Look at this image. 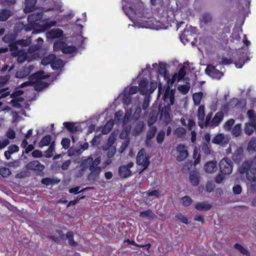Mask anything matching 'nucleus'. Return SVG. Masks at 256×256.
<instances>
[{"label":"nucleus","mask_w":256,"mask_h":256,"mask_svg":"<svg viewBox=\"0 0 256 256\" xmlns=\"http://www.w3.org/2000/svg\"><path fill=\"white\" fill-rule=\"evenodd\" d=\"M212 112H210L206 116L205 120V126L216 127L221 122L224 117V113L222 112H216L212 119Z\"/></svg>","instance_id":"f03ea898"},{"label":"nucleus","mask_w":256,"mask_h":256,"mask_svg":"<svg viewBox=\"0 0 256 256\" xmlns=\"http://www.w3.org/2000/svg\"><path fill=\"white\" fill-rule=\"evenodd\" d=\"M55 59L56 56L54 54H49L42 59L41 63L42 64L46 66L49 64H51Z\"/></svg>","instance_id":"72a5a7b5"},{"label":"nucleus","mask_w":256,"mask_h":256,"mask_svg":"<svg viewBox=\"0 0 256 256\" xmlns=\"http://www.w3.org/2000/svg\"><path fill=\"white\" fill-rule=\"evenodd\" d=\"M64 63L60 59H55L51 64V66L53 70H58L64 66Z\"/></svg>","instance_id":"f704fd0d"},{"label":"nucleus","mask_w":256,"mask_h":256,"mask_svg":"<svg viewBox=\"0 0 256 256\" xmlns=\"http://www.w3.org/2000/svg\"><path fill=\"white\" fill-rule=\"evenodd\" d=\"M205 72L212 78L220 79L223 75L222 72L211 64L207 66Z\"/></svg>","instance_id":"9d476101"},{"label":"nucleus","mask_w":256,"mask_h":256,"mask_svg":"<svg viewBox=\"0 0 256 256\" xmlns=\"http://www.w3.org/2000/svg\"><path fill=\"white\" fill-rule=\"evenodd\" d=\"M148 80L147 78L142 79L139 83V91L142 94H146L148 93Z\"/></svg>","instance_id":"412c9836"},{"label":"nucleus","mask_w":256,"mask_h":256,"mask_svg":"<svg viewBox=\"0 0 256 256\" xmlns=\"http://www.w3.org/2000/svg\"><path fill=\"white\" fill-rule=\"evenodd\" d=\"M24 93L23 90H16L10 96L13 98L17 99L19 96Z\"/></svg>","instance_id":"774afa93"},{"label":"nucleus","mask_w":256,"mask_h":256,"mask_svg":"<svg viewBox=\"0 0 256 256\" xmlns=\"http://www.w3.org/2000/svg\"><path fill=\"white\" fill-rule=\"evenodd\" d=\"M66 45V43L62 42H58L54 44V51L61 50L62 51V48Z\"/></svg>","instance_id":"5fc2aeb1"},{"label":"nucleus","mask_w":256,"mask_h":256,"mask_svg":"<svg viewBox=\"0 0 256 256\" xmlns=\"http://www.w3.org/2000/svg\"><path fill=\"white\" fill-rule=\"evenodd\" d=\"M55 144L54 142H52L50 146H49L48 150L46 151V157L50 158L52 157L54 154V152L55 149Z\"/></svg>","instance_id":"49530a36"},{"label":"nucleus","mask_w":256,"mask_h":256,"mask_svg":"<svg viewBox=\"0 0 256 256\" xmlns=\"http://www.w3.org/2000/svg\"><path fill=\"white\" fill-rule=\"evenodd\" d=\"M247 115L250 119V123L254 125L256 124V113L253 110H249L247 112Z\"/></svg>","instance_id":"a19ab883"},{"label":"nucleus","mask_w":256,"mask_h":256,"mask_svg":"<svg viewBox=\"0 0 256 256\" xmlns=\"http://www.w3.org/2000/svg\"><path fill=\"white\" fill-rule=\"evenodd\" d=\"M234 247L243 254H246L248 253V251L244 246L238 244H236Z\"/></svg>","instance_id":"e2e57ef3"},{"label":"nucleus","mask_w":256,"mask_h":256,"mask_svg":"<svg viewBox=\"0 0 256 256\" xmlns=\"http://www.w3.org/2000/svg\"><path fill=\"white\" fill-rule=\"evenodd\" d=\"M234 123V120L230 118L224 124V128L226 130L229 131L232 128V126Z\"/></svg>","instance_id":"680f3d73"},{"label":"nucleus","mask_w":256,"mask_h":256,"mask_svg":"<svg viewBox=\"0 0 256 256\" xmlns=\"http://www.w3.org/2000/svg\"><path fill=\"white\" fill-rule=\"evenodd\" d=\"M134 166V162H130L127 165L122 166L119 168L120 176L123 178H126L130 176L132 172L130 170Z\"/></svg>","instance_id":"f8f14e48"},{"label":"nucleus","mask_w":256,"mask_h":256,"mask_svg":"<svg viewBox=\"0 0 256 256\" xmlns=\"http://www.w3.org/2000/svg\"><path fill=\"white\" fill-rule=\"evenodd\" d=\"M92 158L91 156L84 157L82 158L80 165V170L77 174V176L80 177L82 176L85 172V170L88 168L91 170L93 166L92 163Z\"/></svg>","instance_id":"423d86ee"},{"label":"nucleus","mask_w":256,"mask_h":256,"mask_svg":"<svg viewBox=\"0 0 256 256\" xmlns=\"http://www.w3.org/2000/svg\"><path fill=\"white\" fill-rule=\"evenodd\" d=\"M181 202L184 206H190L192 202V199L188 196H184L181 200Z\"/></svg>","instance_id":"603ef678"},{"label":"nucleus","mask_w":256,"mask_h":256,"mask_svg":"<svg viewBox=\"0 0 256 256\" xmlns=\"http://www.w3.org/2000/svg\"><path fill=\"white\" fill-rule=\"evenodd\" d=\"M204 106L201 105L199 106L198 111V124L201 128H203L205 126V121H204Z\"/></svg>","instance_id":"2eb2a0df"},{"label":"nucleus","mask_w":256,"mask_h":256,"mask_svg":"<svg viewBox=\"0 0 256 256\" xmlns=\"http://www.w3.org/2000/svg\"><path fill=\"white\" fill-rule=\"evenodd\" d=\"M63 34L62 30L59 28L52 29L46 33V37L48 38H57L61 37Z\"/></svg>","instance_id":"aec40b11"},{"label":"nucleus","mask_w":256,"mask_h":256,"mask_svg":"<svg viewBox=\"0 0 256 256\" xmlns=\"http://www.w3.org/2000/svg\"><path fill=\"white\" fill-rule=\"evenodd\" d=\"M47 76L44 74L42 71H40L29 76L28 80L23 82L20 86V88H22L32 86V84L39 82L42 79H45Z\"/></svg>","instance_id":"7ed1b4c3"},{"label":"nucleus","mask_w":256,"mask_h":256,"mask_svg":"<svg viewBox=\"0 0 256 256\" xmlns=\"http://www.w3.org/2000/svg\"><path fill=\"white\" fill-rule=\"evenodd\" d=\"M190 180L193 186H197L199 184V179L196 174H190Z\"/></svg>","instance_id":"8fccbe9b"},{"label":"nucleus","mask_w":256,"mask_h":256,"mask_svg":"<svg viewBox=\"0 0 256 256\" xmlns=\"http://www.w3.org/2000/svg\"><path fill=\"white\" fill-rule=\"evenodd\" d=\"M66 238L68 240V244L70 246H76L78 245L77 242H75L74 240V234L72 232H68L66 234Z\"/></svg>","instance_id":"58836bf2"},{"label":"nucleus","mask_w":256,"mask_h":256,"mask_svg":"<svg viewBox=\"0 0 256 256\" xmlns=\"http://www.w3.org/2000/svg\"><path fill=\"white\" fill-rule=\"evenodd\" d=\"M174 134L178 138L184 140L186 136V130L182 127H178L174 131Z\"/></svg>","instance_id":"bb28decb"},{"label":"nucleus","mask_w":256,"mask_h":256,"mask_svg":"<svg viewBox=\"0 0 256 256\" xmlns=\"http://www.w3.org/2000/svg\"><path fill=\"white\" fill-rule=\"evenodd\" d=\"M138 90H139V88L136 86H132L130 88H129L127 92L126 90V93L128 94H130V96H131L132 94H136Z\"/></svg>","instance_id":"69168bd1"},{"label":"nucleus","mask_w":256,"mask_h":256,"mask_svg":"<svg viewBox=\"0 0 256 256\" xmlns=\"http://www.w3.org/2000/svg\"><path fill=\"white\" fill-rule=\"evenodd\" d=\"M201 20L202 22H204L205 24H206L212 20V17L210 14H205L203 15Z\"/></svg>","instance_id":"338daca9"},{"label":"nucleus","mask_w":256,"mask_h":256,"mask_svg":"<svg viewBox=\"0 0 256 256\" xmlns=\"http://www.w3.org/2000/svg\"><path fill=\"white\" fill-rule=\"evenodd\" d=\"M63 125L66 128V129L72 132H75L79 131L80 130V126L72 122H64Z\"/></svg>","instance_id":"4be33fe9"},{"label":"nucleus","mask_w":256,"mask_h":256,"mask_svg":"<svg viewBox=\"0 0 256 256\" xmlns=\"http://www.w3.org/2000/svg\"><path fill=\"white\" fill-rule=\"evenodd\" d=\"M12 14V12L6 9L2 10L0 12V22H4L7 20Z\"/></svg>","instance_id":"2f4dec72"},{"label":"nucleus","mask_w":256,"mask_h":256,"mask_svg":"<svg viewBox=\"0 0 256 256\" xmlns=\"http://www.w3.org/2000/svg\"><path fill=\"white\" fill-rule=\"evenodd\" d=\"M16 0H0V4L6 6H10L16 4Z\"/></svg>","instance_id":"864d4df0"},{"label":"nucleus","mask_w":256,"mask_h":256,"mask_svg":"<svg viewBox=\"0 0 256 256\" xmlns=\"http://www.w3.org/2000/svg\"><path fill=\"white\" fill-rule=\"evenodd\" d=\"M212 142L216 144H223L226 142L224 135L222 134H217L212 140Z\"/></svg>","instance_id":"473e14b6"},{"label":"nucleus","mask_w":256,"mask_h":256,"mask_svg":"<svg viewBox=\"0 0 256 256\" xmlns=\"http://www.w3.org/2000/svg\"><path fill=\"white\" fill-rule=\"evenodd\" d=\"M24 100V98L22 97H19L17 99L13 98L10 102V103L12 106L16 108H21V104L19 103V102H22Z\"/></svg>","instance_id":"09e8293b"},{"label":"nucleus","mask_w":256,"mask_h":256,"mask_svg":"<svg viewBox=\"0 0 256 256\" xmlns=\"http://www.w3.org/2000/svg\"><path fill=\"white\" fill-rule=\"evenodd\" d=\"M90 170V172L88 174L87 179L88 181L94 183L98 180L99 178L102 168H101L92 167V169Z\"/></svg>","instance_id":"ddd939ff"},{"label":"nucleus","mask_w":256,"mask_h":256,"mask_svg":"<svg viewBox=\"0 0 256 256\" xmlns=\"http://www.w3.org/2000/svg\"><path fill=\"white\" fill-rule=\"evenodd\" d=\"M19 148L16 144H12L8 148V150L4 152V156L6 160H10L11 154L18 152Z\"/></svg>","instance_id":"5701e85b"},{"label":"nucleus","mask_w":256,"mask_h":256,"mask_svg":"<svg viewBox=\"0 0 256 256\" xmlns=\"http://www.w3.org/2000/svg\"><path fill=\"white\" fill-rule=\"evenodd\" d=\"M204 168L208 173L214 172L216 170V162L213 161L208 162L204 165Z\"/></svg>","instance_id":"cd10ccee"},{"label":"nucleus","mask_w":256,"mask_h":256,"mask_svg":"<svg viewBox=\"0 0 256 256\" xmlns=\"http://www.w3.org/2000/svg\"><path fill=\"white\" fill-rule=\"evenodd\" d=\"M254 164H256L254 160H246L239 168L238 170L240 174L246 173L248 180L256 182V168L254 167Z\"/></svg>","instance_id":"f257e3e1"},{"label":"nucleus","mask_w":256,"mask_h":256,"mask_svg":"<svg viewBox=\"0 0 256 256\" xmlns=\"http://www.w3.org/2000/svg\"><path fill=\"white\" fill-rule=\"evenodd\" d=\"M171 108L170 106H164L161 111L160 117L166 122H168L170 120V112Z\"/></svg>","instance_id":"f3484780"},{"label":"nucleus","mask_w":256,"mask_h":256,"mask_svg":"<svg viewBox=\"0 0 256 256\" xmlns=\"http://www.w3.org/2000/svg\"><path fill=\"white\" fill-rule=\"evenodd\" d=\"M124 95L122 102L125 106L126 105V106H128L131 102V96H130V94H128L126 93V90H124Z\"/></svg>","instance_id":"4d7b16f0"},{"label":"nucleus","mask_w":256,"mask_h":256,"mask_svg":"<svg viewBox=\"0 0 256 256\" xmlns=\"http://www.w3.org/2000/svg\"><path fill=\"white\" fill-rule=\"evenodd\" d=\"M241 131V124H237L232 128V133L234 136H238L240 135Z\"/></svg>","instance_id":"de8ad7c7"},{"label":"nucleus","mask_w":256,"mask_h":256,"mask_svg":"<svg viewBox=\"0 0 256 256\" xmlns=\"http://www.w3.org/2000/svg\"><path fill=\"white\" fill-rule=\"evenodd\" d=\"M242 153V148H237L232 156V159L236 162H239L240 160L241 159Z\"/></svg>","instance_id":"4c0bfd02"},{"label":"nucleus","mask_w":256,"mask_h":256,"mask_svg":"<svg viewBox=\"0 0 256 256\" xmlns=\"http://www.w3.org/2000/svg\"><path fill=\"white\" fill-rule=\"evenodd\" d=\"M176 160L178 162H182L186 160L188 155V150L187 146L184 144H180L176 147Z\"/></svg>","instance_id":"1a4fd4ad"},{"label":"nucleus","mask_w":256,"mask_h":256,"mask_svg":"<svg viewBox=\"0 0 256 256\" xmlns=\"http://www.w3.org/2000/svg\"><path fill=\"white\" fill-rule=\"evenodd\" d=\"M186 74V68L182 66L179 70L178 74H174L172 78V83L174 82L176 80L178 82L182 80Z\"/></svg>","instance_id":"b1692460"},{"label":"nucleus","mask_w":256,"mask_h":256,"mask_svg":"<svg viewBox=\"0 0 256 256\" xmlns=\"http://www.w3.org/2000/svg\"><path fill=\"white\" fill-rule=\"evenodd\" d=\"M114 126L112 121H108L104 126L102 130V134H108L112 129Z\"/></svg>","instance_id":"e433bc0d"},{"label":"nucleus","mask_w":256,"mask_h":256,"mask_svg":"<svg viewBox=\"0 0 256 256\" xmlns=\"http://www.w3.org/2000/svg\"><path fill=\"white\" fill-rule=\"evenodd\" d=\"M52 136L50 135H46L44 136L38 143V146L42 148L44 146H48L51 144Z\"/></svg>","instance_id":"c756f323"},{"label":"nucleus","mask_w":256,"mask_h":256,"mask_svg":"<svg viewBox=\"0 0 256 256\" xmlns=\"http://www.w3.org/2000/svg\"><path fill=\"white\" fill-rule=\"evenodd\" d=\"M149 159L150 157L146 155L144 150L142 149L138 152L136 156V162L138 164L142 166L144 168L143 170H145L148 166Z\"/></svg>","instance_id":"39448f33"},{"label":"nucleus","mask_w":256,"mask_h":256,"mask_svg":"<svg viewBox=\"0 0 256 256\" xmlns=\"http://www.w3.org/2000/svg\"><path fill=\"white\" fill-rule=\"evenodd\" d=\"M202 96V92H196L193 94L192 98L195 105L198 106L200 104Z\"/></svg>","instance_id":"c9c22d12"},{"label":"nucleus","mask_w":256,"mask_h":256,"mask_svg":"<svg viewBox=\"0 0 256 256\" xmlns=\"http://www.w3.org/2000/svg\"><path fill=\"white\" fill-rule=\"evenodd\" d=\"M45 168V166L38 160H34L28 162L25 166L26 170L28 172H34L40 174Z\"/></svg>","instance_id":"20e7f679"},{"label":"nucleus","mask_w":256,"mask_h":256,"mask_svg":"<svg viewBox=\"0 0 256 256\" xmlns=\"http://www.w3.org/2000/svg\"><path fill=\"white\" fill-rule=\"evenodd\" d=\"M194 207L197 210L206 211L210 209L212 205L208 202H203L196 203Z\"/></svg>","instance_id":"393cba45"},{"label":"nucleus","mask_w":256,"mask_h":256,"mask_svg":"<svg viewBox=\"0 0 256 256\" xmlns=\"http://www.w3.org/2000/svg\"><path fill=\"white\" fill-rule=\"evenodd\" d=\"M254 127L255 128V124L253 125L250 123H246L244 129V132L248 136L251 135L254 132Z\"/></svg>","instance_id":"37998d69"},{"label":"nucleus","mask_w":256,"mask_h":256,"mask_svg":"<svg viewBox=\"0 0 256 256\" xmlns=\"http://www.w3.org/2000/svg\"><path fill=\"white\" fill-rule=\"evenodd\" d=\"M37 0H25V8L24 11L25 13H28L33 12L36 9V4Z\"/></svg>","instance_id":"a211bd4d"},{"label":"nucleus","mask_w":256,"mask_h":256,"mask_svg":"<svg viewBox=\"0 0 256 256\" xmlns=\"http://www.w3.org/2000/svg\"><path fill=\"white\" fill-rule=\"evenodd\" d=\"M12 172L9 168L2 167L0 168V174L4 178H6L11 174Z\"/></svg>","instance_id":"3c124183"},{"label":"nucleus","mask_w":256,"mask_h":256,"mask_svg":"<svg viewBox=\"0 0 256 256\" xmlns=\"http://www.w3.org/2000/svg\"><path fill=\"white\" fill-rule=\"evenodd\" d=\"M88 143H85L82 146V148L78 150H73L72 148H70L68 150L69 155L72 156L74 154H82L83 151L85 150H86L88 148Z\"/></svg>","instance_id":"c85d7f7f"},{"label":"nucleus","mask_w":256,"mask_h":256,"mask_svg":"<svg viewBox=\"0 0 256 256\" xmlns=\"http://www.w3.org/2000/svg\"><path fill=\"white\" fill-rule=\"evenodd\" d=\"M256 148V138H253L248 143V150L249 152L254 151Z\"/></svg>","instance_id":"6e6d98bb"},{"label":"nucleus","mask_w":256,"mask_h":256,"mask_svg":"<svg viewBox=\"0 0 256 256\" xmlns=\"http://www.w3.org/2000/svg\"><path fill=\"white\" fill-rule=\"evenodd\" d=\"M150 98L149 96H146L142 104V108L143 110H147L150 106Z\"/></svg>","instance_id":"052dcab7"},{"label":"nucleus","mask_w":256,"mask_h":256,"mask_svg":"<svg viewBox=\"0 0 256 256\" xmlns=\"http://www.w3.org/2000/svg\"><path fill=\"white\" fill-rule=\"evenodd\" d=\"M34 66L30 65L24 66L18 70L16 73L15 77L18 78H24L28 76L32 71Z\"/></svg>","instance_id":"9b49d317"},{"label":"nucleus","mask_w":256,"mask_h":256,"mask_svg":"<svg viewBox=\"0 0 256 256\" xmlns=\"http://www.w3.org/2000/svg\"><path fill=\"white\" fill-rule=\"evenodd\" d=\"M10 50L12 51V56L18 57L17 61L18 63L24 62L27 57V53L24 50H18V48L15 45H10Z\"/></svg>","instance_id":"6e6552de"},{"label":"nucleus","mask_w":256,"mask_h":256,"mask_svg":"<svg viewBox=\"0 0 256 256\" xmlns=\"http://www.w3.org/2000/svg\"><path fill=\"white\" fill-rule=\"evenodd\" d=\"M70 140L68 138H64L61 142L62 148L65 150L68 148L70 145Z\"/></svg>","instance_id":"0e129e2a"},{"label":"nucleus","mask_w":256,"mask_h":256,"mask_svg":"<svg viewBox=\"0 0 256 256\" xmlns=\"http://www.w3.org/2000/svg\"><path fill=\"white\" fill-rule=\"evenodd\" d=\"M165 136V132L164 130H160L158 134L156 136V140L158 143L162 144L164 140Z\"/></svg>","instance_id":"bf43d9fd"},{"label":"nucleus","mask_w":256,"mask_h":256,"mask_svg":"<svg viewBox=\"0 0 256 256\" xmlns=\"http://www.w3.org/2000/svg\"><path fill=\"white\" fill-rule=\"evenodd\" d=\"M168 98H170V104L168 106H172L174 104V96H172V94H170V90L169 89L167 88L164 95V100H166Z\"/></svg>","instance_id":"ea45409f"},{"label":"nucleus","mask_w":256,"mask_h":256,"mask_svg":"<svg viewBox=\"0 0 256 256\" xmlns=\"http://www.w3.org/2000/svg\"><path fill=\"white\" fill-rule=\"evenodd\" d=\"M60 180L55 181V180L50 178H46L42 179L41 182L42 184H45L46 186H50L54 184H58Z\"/></svg>","instance_id":"c03bdc74"},{"label":"nucleus","mask_w":256,"mask_h":256,"mask_svg":"<svg viewBox=\"0 0 256 256\" xmlns=\"http://www.w3.org/2000/svg\"><path fill=\"white\" fill-rule=\"evenodd\" d=\"M76 48L74 46H67L66 44L62 48V53L64 54H71L75 52Z\"/></svg>","instance_id":"13d9d810"},{"label":"nucleus","mask_w":256,"mask_h":256,"mask_svg":"<svg viewBox=\"0 0 256 256\" xmlns=\"http://www.w3.org/2000/svg\"><path fill=\"white\" fill-rule=\"evenodd\" d=\"M232 161L224 158L220 162V168L221 172L224 174H230L232 170Z\"/></svg>","instance_id":"0eeeda50"},{"label":"nucleus","mask_w":256,"mask_h":256,"mask_svg":"<svg viewBox=\"0 0 256 256\" xmlns=\"http://www.w3.org/2000/svg\"><path fill=\"white\" fill-rule=\"evenodd\" d=\"M190 88V84L188 83H186V84L180 85L178 87V90L184 94H187Z\"/></svg>","instance_id":"a18cd8bd"},{"label":"nucleus","mask_w":256,"mask_h":256,"mask_svg":"<svg viewBox=\"0 0 256 256\" xmlns=\"http://www.w3.org/2000/svg\"><path fill=\"white\" fill-rule=\"evenodd\" d=\"M140 216L146 219L156 217L154 214L150 210H147L143 212H140Z\"/></svg>","instance_id":"7c9ffc66"},{"label":"nucleus","mask_w":256,"mask_h":256,"mask_svg":"<svg viewBox=\"0 0 256 256\" xmlns=\"http://www.w3.org/2000/svg\"><path fill=\"white\" fill-rule=\"evenodd\" d=\"M116 136L117 134H115L114 132L112 133L108 140L106 144L102 146V150L106 151L108 149L110 148L116 147L114 146L113 144L116 141Z\"/></svg>","instance_id":"dca6fc26"},{"label":"nucleus","mask_w":256,"mask_h":256,"mask_svg":"<svg viewBox=\"0 0 256 256\" xmlns=\"http://www.w3.org/2000/svg\"><path fill=\"white\" fill-rule=\"evenodd\" d=\"M43 16L42 12H38V13H34L29 15L28 17V21L30 24H32L34 23L35 22L38 21L40 20Z\"/></svg>","instance_id":"a878e982"},{"label":"nucleus","mask_w":256,"mask_h":256,"mask_svg":"<svg viewBox=\"0 0 256 256\" xmlns=\"http://www.w3.org/2000/svg\"><path fill=\"white\" fill-rule=\"evenodd\" d=\"M156 131L157 128L156 126H150V128L147 132L146 137H147L149 139H152L154 136Z\"/></svg>","instance_id":"79ce46f5"},{"label":"nucleus","mask_w":256,"mask_h":256,"mask_svg":"<svg viewBox=\"0 0 256 256\" xmlns=\"http://www.w3.org/2000/svg\"><path fill=\"white\" fill-rule=\"evenodd\" d=\"M250 60V58L247 56V54L244 52L240 54L238 56V60L235 62L236 66L237 68H242L243 64L246 62Z\"/></svg>","instance_id":"6ab92c4d"},{"label":"nucleus","mask_w":256,"mask_h":256,"mask_svg":"<svg viewBox=\"0 0 256 256\" xmlns=\"http://www.w3.org/2000/svg\"><path fill=\"white\" fill-rule=\"evenodd\" d=\"M193 30H195V28H192L191 26H190L188 28H186L184 29V32L180 36V40L183 44H185L186 42L190 40V37L192 36V34H194V32H192Z\"/></svg>","instance_id":"4468645a"}]
</instances>
